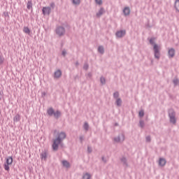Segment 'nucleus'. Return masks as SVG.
Here are the masks:
<instances>
[{
  "label": "nucleus",
  "instance_id": "17",
  "mask_svg": "<svg viewBox=\"0 0 179 179\" xmlns=\"http://www.w3.org/2000/svg\"><path fill=\"white\" fill-rule=\"evenodd\" d=\"M174 8L177 12L179 13V0H176L174 3Z\"/></svg>",
  "mask_w": 179,
  "mask_h": 179
},
{
  "label": "nucleus",
  "instance_id": "25",
  "mask_svg": "<svg viewBox=\"0 0 179 179\" xmlns=\"http://www.w3.org/2000/svg\"><path fill=\"white\" fill-rule=\"evenodd\" d=\"M83 128L85 131H89V123L85 122L83 125Z\"/></svg>",
  "mask_w": 179,
  "mask_h": 179
},
{
  "label": "nucleus",
  "instance_id": "26",
  "mask_svg": "<svg viewBox=\"0 0 179 179\" xmlns=\"http://www.w3.org/2000/svg\"><path fill=\"white\" fill-rule=\"evenodd\" d=\"M100 82H101V85H106V78L101 76L100 78Z\"/></svg>",
  "mask_w": 179,
  "mask_h": 179
},
{
  "label": "nucleus",
  "instance_id": "43",
  "mask_svg": "<svg viewBox=\"0 0 179 179\" xmlns=\"http://www.w3.org/2000/svg\"><path fill=\"white\" fill-rule=\"evenodd\" d=\"M88 152H92V150L90 149V148H88Z\"/></svg>",
  "mask_w": 179,
  "mask_h": 179
},
{
  "label": "nucleus",
  "instance_id": "18",
  "mask_svg": "<svg viewBox=\"0 0 179 179\" xmlns=\"http://www.w3.org/2000/svg\"><path fill=\"white\" fill-rule=\"evenodd\" d=\"M98 52H99V54H104V46L103 45H100L98 47Z\"/></svg>",
  "mask_w": 179,
  "mask_h": 179
},
{
  "label": "nucleus",
  "instance_id": "44",
  "mask_svg": "<svg viewBox=\"0 0 179 179\" xmlns=\"http://www.w3.org/2000/svg\"><path fill=\"white\" fill-rule=\"evenodd\" d=\"M115 127H118V123H115Z\"/></svg>",
  "mask_w": 179,
  "mask_h": 179
},
{
  "label": "nucleus",
  "instance_id": "6",
  "mask_svg": "<svg viewBox=\"0 0 179 179\" xmlns=\"http://www.w3.org/2000/svg\"><path fill=\"white\" fill-rule=\"evenodd\" d=\"M62 140L59 137L55 139L52 144V149L53 150H58V146L61 145Z\"/></svg>",
  "mask_w": 179,
  "mask_h": 179
},
{
  "label": "nucleus",
  "instance_id": "12",
  "mask_svg": "<svg viewBox=\"0 0 179 179\" xmlns=\"http://www.w3.org/2000/svg\"><path fill=\"white\" fill-rule=\"evenodd\" d=\"M106 12L104 10V8H101L98 13H96V17H101L102 15Z\"/></svg>",
  "mask_w": 179,
  "mask_h": 179
},
{
  "label": "nucleus",
  "instance_id": "22",
  "mask_svg": "<svg viewBox=\"0 0 179 179\" xmlns=\"http://www.w3.org/2000/svg\"><path fill=\"white\" fill-rule=\"evenodd\" d=\"M54 135H66V134L64 131H58L57 130L54 131Z\"/></svg>",
  "mask_w": 179,
  "mask_h": 179
},
{
  "label": "nucleus",
  "instance_id": "36",
  "mask_svg": "<svg viewBox=\"0 0 179 179\" xmlns=\"http://www.w3.org/2000/svg\"><path fill=\"white\" fill-rule=\"evenodd\" d=\"M2 97H3V91H0V101L2 100Z\"/></svg>",
  "mask_w": 179,
  "mask_h": 179
},
{
  "label": "nucleus",
  "instance_id": "31",
  "mask_svg": "<svg viewBox=\"0 0 179 179\" xmlns=\"http://www.w3.org/2000/svg\"><path fill=\"white\" fill-rule=\"evenodd\" d=\"M90 174H89V173H85V174H84V176H83V179H90Z\"/></svg>",
  "mask_w": 179,
  "mask_h": 179
},
{
  "label": "nucleus",
  "instance_id": "2",
  "mask_svg": "<svg viewBox=\"0 0 179 179\" xmlns=\"http://www.w3.org/2000/svg\"><path fill=\"white\" fill-rule=\"evenodd\" d=\"M47 114H48V115H49V117H52V115H53L56 120H58V118H59V117H61V111L57 110L55 112V110H54V108H52V107L48 108Z\"/></svg>",
  "mask_w": 179,
  "mask_h": 179
},
{
  "label": "nucleus",
  "instance_id": "11",
  "mask_svg": "<svg viewBox=\"0 0 179 179\" xmlns=\"http://www.w3.org/2000/svg\"><path fill=\"white\" fill-rule=\"evenodd\" d=\"M123 13L124 16H129V15L131 14V9L129 8V7H125L123 9Z\"/></svg>",
  "mask_w": 179,
  "mask_h": 179
},
{
  "label": "nucleus",
  "instance_id": "41",
  "mask_svg": "<svg viewBox=\"0 0 179 179\" xmlns=\"http://www.w3.org/2000/svg\"><path fill=\"white\" fill-rule=\"evenodd\" d=\"M147 141H148V142H150V137H149V136L147 137Z\"/></svg>",
  "mask_w": 179,
  "mask_h": 179
},
{
  "label": "nucleus",
  "instance_id": "10",
  "mask_svg": "<svg viewBox=\"0 0 179 179\" xmlns=\"http://www.w3.org/2000/svg\"><path fill=\"white\" fill-rule=\"evenodd\" d=\"M61 76H62V71L61 70L58 69L56 71H55L54 73L55 79H59Z\"/></svg>",
  "mask_w": 179,
  "mask_h": 179
},
{
  "label": "nucleus",
  "instance_id": "32",
  "mask_svg": "<svg viewBox=\"0 0 179 179\" xmlns=\"http://www.w3.org/2000/svg\"><path fill=\"white\" fill-rule=\"evenodd\" d=\"M83 69H85V71H87V69H89V64L87 63H85L84 64Z\"/></svg>",
  "mask_w": 179,
  "mask_h": 179
},
{
  "label": "nucleus",
  "instance_id": "34",
  "mask_svg": "<svg viewBox=\"0 0 179 179\" xmlns=\"http://www.w3.org/2000/svg\"><path fill=\"white\" fill-rule=\"evenodd\" d=\"M3 61H5V59L3 58V57L0 55V65H2V64H3Z\"/></svg>",
  "mask_w": 179,
  "mask_h": 179
},
{
  "label": "nucleus",
  "instance_id": "24",
  "mask_svg": "<svg viewBox=\"0 0 179 179\" xmlns=\"http://www.w3.org/2000/svg\"><path fill=\"white\" fill-rule=\"evenodd\" d=\"M145 115V111L143 110H141L138 113V117L142 118Z\"/></svg>",
  "mask_w": 179,
  "mask_h": 179
},
{
  "label": "nucleus",
  "instance_id": "19",
  "mask_svg": "<svg viewBox=\"0 0 179 179\" xmlns=\"http://www.w3.org/2000/svg\"><path fill=\"white\" fill-rule=\"evenodd\" d=\"M27 9H32L33 8V2L31 1H28L27 4Z\"/></svg>",
  "mask_w": 179,
  "mask_h": 179
},
{
  "label": "nucleus",
  "instance_id": "7",
  "mask_svg": "<svg viewBox=\"0 0 179 179\" xmlns=\"http://www.w3.org/2000/svg\"><path fill=\"white\" fill-rule=\"evenodd\" d=\"M125 34H127V31L125 30L117 31L115 33V36L117 37V38H122Z\"/></svg>",
  "mask_w": 179,
  "mask_h": 179
},
{
  "label": "nucleus",
  "instance_id": "15",
  "mask_svg": "<svg viewBox=\"0 0 179 179\" xmlns=\"http://www.w3.org/2000/svg\"><path fill=\"white\" fill-rule=\"evenodd\" d=\"M115 104L117 107H121L122 106V99L121 98L116 99Z\"/></svg>",
  "mask_w": 179,
  "mask_h": 179
},
{
  "label": "nucleus",
  "instance_id": "27",
  "mask_svg": "<svg viewBox=\"0 0 179 179\" xmlns=\"http://www.w3.org/2000/svg\"><path fill=\"white\" fill-rule=\"evenodd\" d=\"M62 164L64 167H69V162H68L67 161H62Z\"/></svg>",
  "mask_w": 179,
  "mask_h": 179
},
{
  "label": "nucleus",
  "instance_id": "28",
  "mask_svg": "<svg viewBox=\"0 0 179 179\" xmlns=\"http://www.w3.org/2000/svg\"><path fill=\"white\" fill-rule=\"evenodd\" d=\"M72 2L73 5H80V0H73Z\"/></svg>",
  "mask_w": 179,
  "mask_h": 179
},
{
  "label": "nucleus",
  "instance_id": "23",
  "mask_svg": "<svg viewBox=\"0 0 179 179\" xmlns=\"http://www.w3.org/2000/svg\"><path fill=\"white\" fill-rule=\"evenodd\" d=\"M120 92L118 91H116L115 92L113 93V98L115 99L116 100L117 99H120Z\"/></svg>",
  "mask_w": 179,
  "mask_h": 179
},
{
  "label": "nucleus",
  "instance_id": "29",
  "mask_svg": "<svg viewBox=\"0 0 179 179\" xmlns=\"http://www.w3.org/2000/svg\"><path fill=\"white\" fill-rule=\"evenodd\" d=\"M179 80L178 78H175L173 80V83L174 86H177L178 85Z\"/></svg>",
  "mask_w": 179,
  "mask_h": 179
},
{
  "label": "nucleus",
  "instance_id": "1",
  "mask_svg": "<svg viewBox=\"0 0 179 179\" xmlns=\"http://www.w3.org/2000/svg\"><path fill=\"white\" fill-rule=\"evenodd\" d=\"M155 40H156V38H151L149 40L150 44H151V45H153L155 58L156 59H160V46L155 43Z\"/></svg>",
  "mask_w": 179,
  "mask_h": 179
},
{
  "label": "nucleus",
  "instance_id": "45",
  "mask_svg": "<svg viewBox=\"0 0 179 179\" xmlns=\"http://www.w3.org/2000/svg\"><path fill=\"white\" fill-rule=\"evenodd\" d=\"M151 64L153 65V59L151 60Z\"/></svg>",
  "mask_w": 179,
  "mask_h": 179
},
{
  "label": "nucleus",
  "instance_id": "8",
  "mask_svg": "<svg viewBox=\"0 0 179 179\" xmlns=\"http://www.w3.org/2000/svg\"><path fill=\"white\" fill-rule=\"evenodd\" d=\"M176 55V49L171 48L168 51V57L169 58H174Z\"/></svg>",
  "mask_w": 179,
  "mask_h": 179
},
{
  "label": "nucleus",
  "instance_id": "4",
  "mask_svg": "<svg viewBox=\"0 0 179 179\" xmlns=\"http://www.w3.org/2000/svg\"><path fill=\"white\" fill-rule=\"evenodd\" d=\"M12 163H13V157H7L6 158V162L4 163V170H6V171H9V170H10L9 166H10Z\"/></svg>",
  "mask_w": 179,
  "mask_h": 179
},
{
  "label": "nucleus",
  "instance_id": "3",
  "mask_svg": "<svg viewBox=\"0 0 179 179\" xmlns=\"http://www.w3.org/2000/svg\"><path fill=\"white\" fill-rule=\"evenodd\" d=\"M168 114L169 117V121L171 124H176L177 119L176 118V111L173 108L168 110Z\"/></svg>",
  "mask_w": 179,
  "mask_h": 179
},
{
  "label": "nucleus",
  "instance_id": "13",
  "mask_svg": "<svg viewBox=\"0 0 179 179\" xmlns=\"http://www.w3.org/2000/svg\"><path fill=\"white\" fill-rule=\"evenodd\" d=\"M125 139V137H124V135L117 136V138L114 139L115 142H122Z\"/></svg>",
  "mask_w": 179,
  "mask_h": 179
},
{
  "label": "nucleus",
  "instance_id": "30",
  "mask_svg": "<svg viewBox=\"0 0 179 179\" xmlns=\"http://www.w3.org/2000/svg\"><path fill=\"white\" fill-rule=\"evenodd\" d=\"M139 127H141V128H143V127H145V122L142 120H141L139 121Z\"/></svg>",
  "mask_w": 179,
  "mask_h": 179
},
{
  "label": "nucleus",
  "instance_id": "39",
  "mask_svg": "<svg viewBox=\"0 0 179 179\" xmlns=\"http://www.w3.org/2000/svg\"><path fill=\"white\" fill-rule=\"evenodd\" d=\"M92 73H88L87 78H90H90H92Z\"/></svg>",
  "mask_w": 179,
  "mask_h": 179
},
{
  "label": "nucleus",
  "instance_id": "33",
  "mask_svg": "<svg viewBox=\"0 0 179 179\" xmlns=\"http://www.w3.org/2000/svg\"><path fill=\"white\" fill-rule=\"evenodd\" d=\"M95 2L98 5H103V0H95Z\"/></svg>",
  "mask_w": 179,
  "mask_h": 179
},
{
  "label": "nucleus",
  "instance_id": "37",
  "mask_svg": "<svg viewBox=\"0 0 179 179\" xmlns=\"http://www.w3.org/2000/svg\"><path fill=\"white\" fill-rule=\"evenodd\" d=\"M3 15H4L5 17H9V13L8 12H4Z\"/></svg>",
  "mask_w": 179,
  "mask_h": 179
},
{
  "label": "nucleus",
  "instance_id": "38",
  "mask_svg": "<svg viewBox=\"0 0 179 179\" xmlns=\"http://www.w3.org/2000/svg\"><path fill=\"white\" fill-rule=\"evenodd\" d=\"M42 12L43 15H45V7H43Z\"/></svg>",
  "mask_w": 179,
  "mask_h": 179
},
{
  "label": "nucleus",
  "instance_id": "20",
  "mask_svg": "<svg viewBox=\"0 0 179 179\" xmlns=\"http://www.w3.org/2000/svg\"><path fill=\"white\" fill-rule=\"evenodd\" d=\"M23 31L26 34H30V29L29 28V27H24L23 29Z\"/></svg>",
  "mask_w": 179,
  "mask_h": 179
},
{
  "label": "nucleus",
  "instance_id": "42",
  "mask_svg": "<svg viewBox=\"0 0 179 179\" xmlns=\"http://www.w3.org/2000/svg\"><path fill=\"white\" fill-rule=\"evenodd\" d=\"M45 96V92L42 93V97H44Z\"/></svg>",
  "mask_w": 179,
  "mask_h": 179
},
{
  "label": "nucleus",
  "instance_id": "16",
  "mask_svg": "<svg viewBox=\"0 0 179 179\" xmlns=\"http://www.w3.org/2000/svg\"><path fill=\"white\" fill-rule=\"evenodd\" d=\"M14 122H19L20 121V115L17 113L15 116L13 117Z\"/></svg>",
  "mask_w": 179,
  "mask_h": 179
},
{
  "label": "nucleus",
  "instance_id": "40",
  "mask_svg": "<svg viewBox=\"0 0 179 179\" xmlns=\"http://www.w3.org/2000/svg\"><path fill=\"white\" fill-rule=\"evenodd\" d=\"M75 66H76V68H78V66H79V62L78 61H77L76 62Z\"/></svg>",
  "mask_w": 179,
  "mask_h": 179
},
{
  "label": "nucleus",
  "instance_id": "35",
  "mask_svg": "<svg viewBox=\"0 0 179 179\" xmlns=\"http://www.w3.org/2000/svg\"><path fill=\"white\" fill-rule=\"evenodd\" d=\"M62 55H63V57H66V50H63L62 52Z\"/></svg>",
  "mask_w": 179,
  "mask_h": 179
},
{
  "label": "nucleus",
  "instance_id": "21",
  "mask_svg": "<svg viewBox=\"0 0 179 179\" xmlns=\"http://www.w3.org/2000/svg\"><path fill=\"white\" fill-rule=\"evenodd\" d=\"M41 159L42 162H45V151H43L41 154Z\"/></svg>",
  "mask_w": 179,
  "mask_h": 179
},
{
  "label": "nucleus",
  "instance_id": "14",
  "mask_svg": "<svg viewBox=\"0 0 179 179\" xmlns=\"http://www.w3.org/2000/svg\"><path fill=\"white\" fill-rule=\"evenodd\" d=\"M166 159L164 158H160L159 161V165L163 167V166H166Z\"/></svg>",
  "mask_w": 179,
  "mask_h": 179
},
{
  "label": "nucleus",
  "instance_id": "9",
  "mask_svg": "<svg viewBox=\"0 0 179 179\" xmlns=\"http://www.w3.org/2000/svg\"><path fill=\"white\" fill-rule=\"evenodd\" d=\"M51 8H52V9H54L55 8V3H50V7H45V13H46V15H50V13H51Z\"/></svg>",
  "mask_w": 179,
  "mask_h": 179
},
{
  "label": "nucleus",
  "instance_id": "5",
  "mask_svg": "<svg viewBox=\"0 0 179 179\" xmlns=\"http://www.w3.org/2000/svg\"><path fill=\"white\" fill-rule=\"evenodd\" d=\"M56 34L59 36V37H62V36L65 35V28L64 27L59 26L56 28Z\"/></svg>",
  "mask_w": 179,
  "mask_h": 179
}]
</instances>
